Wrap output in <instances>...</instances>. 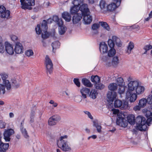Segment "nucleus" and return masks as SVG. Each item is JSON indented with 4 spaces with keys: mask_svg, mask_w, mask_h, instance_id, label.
Listing matches in <instances>:
<instances>
[{
    "mask_svg": "<svg viewBox=\"0 0 152 152\" xmlns=\"http://www.w3.org/2000/svg\"><path fill=\"white\" fill-rule=\"evenodd\" d=\"M148 104H152L151 110H147L146 112V116L147 118L146 121L145 118L141 116H139L136 119V123L138 124L137 128L141 131H145L148 129L147 126H149L151 124L152 121V95H149L147 99Z\"/></svg>",
    "mask_w": 152,
    "mask_h": 152,
    "instance_id": "f257e3e1",
    "label": "nucleus"
},
{
    "mask_svg": "<svg viewBox=\"0 0 152 152\" xmlns=\"http://www.w3.org/2000/svg\"><path fill=\"white\" fill-rule=\"evenodd\" d=\"M53 21V19L51 18H49L47 21L44 20L42 21L41 25L38 24L36 27L35 29L37 34H41L42 37L43 39H46L49 37L50 34L47 31V24H50Z\"/></svg>",
    "mask_w": 152,
    "mask_h": 152,
    "instance_id": "f03ea898",
    "label": "nucleus"
},
{
    "mask_svg": "<svg viewBox=\"0 0 152 152\" xmlns=\"http://www.w3.org/2000/svg\"><path fill=\"white\" fill-rule=\"evenodd\" d=\"M67 138L68 136L66 135L62 136L56 141L58 147L64 151H69L71 150L70 145L67 140H65Z\"/></svg>",
    "mask_w": 152,
    "mask_h": 152,
    "instance_id": "7ed1b4c3",
    "label": "nucleus"
},
{
    "mask_svg": "<svg viewBox=\"0 0 152 152\" xmlns=\"http://www.w3.org/2000/svg\"><path fill=\"white\" fill-rule=\"evenodd\" d=\"M128 83L127 90L126 92H134L137 88L139 81L137 80H133L131 77H129L127 79Z\"/></svg>",
    "mask_w": 152,
    "mask_h": 152,
    "instance_id": "20e7f679",
    "label": "nucleus"
},
{
    "mask_svg": "<svg viewBox=\"0 0 152 152\" xmlns=\"http://www.w3.org/2000/svg\"><path fill=\"white\" fill-rule=\"evenodd\" d=\"M21 8L23 9L31 10V6H33L35 4L34 0H20Z\"/></svg>",
    "mask_w": 152,
    "mask_h": 152,
    "instance_id": "39448f33",
    "label": "nucleus"
},
{
    "mask_svg": "<svg viewBox=\"0 0 152 152\" xmlns=\"http://www.w3.org/2000/svg\"><path fill=\"white\" fill-rule=\"evenodd\" d=\"M45 65L46 68L47 72L51 74L53 72V64L48 56H46L45 58Z\"/></svg>",
    "mask_w": 152,
    "mask_h": 152,
    "instance_id": "423d86ee",
    "label": "nucleus"
},
{
    "mask_svg": "<svg viewBox=\"0 0 152 152\" xmlns=\"http://www.w3.org/2000/svg\"><path fill=\"white\" fill-rule=\"evenodd\" d=\"M83 2V0H75L72 2L74 6L71 7L70 12L72 14H76L79 10V5Z\"/></svg>",
    "mask_w": 152,
    "mask_h": 152,
    "instance_id": "0eeeda50",
    "label": "nucleus"
},
{
    "mask_svg": "<svg viewBox=\"0 0 152 152\" xmlns=\"http://www.w3.org/2000/svg\"><path fill=\"white\" fill-rule=\"evenodd\" d=\"M114 106L115 107L119 108L121 110H125L128 108V104L126 102H122L120 100L117 99L115 101Z\"/></svg>",
    "mask_w": 152,
    "mask_h": 152,
    "instance_id": "6e6552de",
    "label": "nucleus"
},
{
    "mask_svg": "<svg viewBox=\"0 0 152 152\" xmlns=\"http://www.w3.org/2000/svg\"><path fill=\"white\" fill-rule=\"evenodd\" d=\"M5 48V51L9 55H12L14 53V49L13 45L8 42H5L4 43Z\"/></svg>",
    "mask_w": 152,
    "mask_h": 152,
    "instance_id": "1a4fd4ad",
    "label": "nucleus"
},
{
    "mask_svg": "<svg viewBox=\"0 0 152 152\" xmlns=\"http://www.w3.org/2000/svg\"><path fill=\"white\" fill-rule=\"evenodd\" d=\"M15 133L14 130L12 129L5 130L4 133V139L6 142H9L10 140V137Z\"/></svg>",
    "mask_w": 152,
    "mask_h": 152,
    "instance_id": "9d476101",
    "label": "nucleus"
},
{
    "mask_svg": "<svg viewBox=\"0 0 152 152\" xmlns=\"http://www.w3.org/2000/svg\"><path fill=\"white\" fill-rule=\"evenodd\" d=\"M60 120V117L58 115H53L49 119L48 124L50 126L55 125L56 124L57 122Z\"/></svg>",
    "mask_w": 152,
    "mask_h": 152,
    "instance_id": "9b49d317",
    "label": "nucleus"
},
{
    "mask_svg": "<svg viewBox=\"0 0 152 152\" xmlns=\"http://www.w3.org/2000/svg\"><path fill=\"white\" fill-rule=\"evenodd\" d=\"M117 96L116 93L114 91H109L107 94L108 101L112 105V103L114 100L116 98Z\"/></svg>",
    "mask_w": 152,
    "mask_h": 152,
    "instance_id": "f8f14e48",
    "label": "nucleus"
},
{
    "mask_svg": "<svg viewBox=\"0 0 152 152\" xmlns=\"http://www.w3.org/2000/svg\"><path fill=\"white\" fill-rule=\"evenodd\" d=\"M126 98L129 99L131 103L134 102L136 100L137 95L134 92H126Z\"/></svg>",
    "mask_w": 152,
    "mask_h": 152,
    "instance_id": "ddd939ff",
    "label": "nucleus"
},
{
    "mask_svg": "<svg viewBox=\"0 0 152 152\" xmlns=\"http://www.w3.org/2000/svg\"><path fill=\"white\" fill-rule=\"evenodd\" d=\"M0 75L3 80L2 83L6 85L7 89H9L10 88H11L10 83L9 80L6 79L8 77L7 75L5 73H1L0 74Z\"/></svg>",
    "mask_w": 152,
    "mask_h": 152,
    "instance_id": "4468645a",
    "label": "nucleus"
},
{
    "mask_svg": "<svg viewBox=\"0 0 152 152\" xmlns=\"http://www.w3.org/2000/svg\"><path fill=\"white\" fill-rule=\"evenodd\" d=\"M23 48L21 43L17 42L15 43L14 51L16 54H21L23 52Z\"/></svg>",
    "mask_w": 152,
    "mask_h": 152,
    "instance_id": "2eb2a0df",
    "label": "nucleus"
},
{
    "mask_svg": "<svg viewBox=\"0 0 152 152\" xmlns=\"http://www.w3.org/2000/svg\"><path fill=\"white\" fill-rule=\"evenodd\" d=\"M83 2L79 5V9L81 12L82 15L85 13H88L89 12L88 8V5L87 4L83 3Z\"/></svg>",
    "mask_w": 152,
    "mask_h": 152,
    "instance_id": "dca6fc26",
    "label": "nucleus"
},
{
    "mask_svg": "<svg viewBox=\"0 0 152 152\" xmlns=\"http://www.w3.org/2000/svg\"><path fill=\"white\" fill-rule=\"evenodd\" d=\"M83 16V23L85 24H88L92 21L91 16L90 15V12L88 13H85L82 15Z\"/></svg>",
    "mask_w": 152,
    "mask_h": 152,
    "instance_id": "f3484780",
    "label": "nucleus"
},
{
    "mask_svg": "<svg viewBox=\"0 0 152 152\" xmlns=\"http://www.w3.org/2000/svg\"><path fill=\"white\" fill-rule=\"evenodd\" d=\"M99 48L101 53H106L108 50L107 45L104 42H102L99 44Z\"/></svg>",
    "mask_w": 152,
    "mask_h": 152,
    "instance_id": "a211bd4d",
    "label": "nucleus"
},
{
    "mask_svg": "<svg viewBox=\"0 0 152 152\" xmlns=\"http://www.w3.org/2000/svg\"><path fill=\"white\" fill-rule=\"evenodd\" d=\"M137 87L134 93L137 95L142 94L143 93L145 89V88L144 86L140 85L139 82Z\"/></svg>",
    "mask_w": 152,
    "mask_h": 152,
    "instance_id": "6ab92c4d",
    "label": "nucleus"
},
{
    "mask_svg": "<svg viewBox=\"0 0 152 152\" xmlns=\"http://www.w3.org/2000/svg\"><path fill=\"white\" fill-rule=\"evenodd\" d=\"M90 92V89L86 87L83 88L80 90L82 96L84 99L87 98V96L88 95Z\"/></svg>",
    "mask_w": 152,
    "mask_h": 152,
    "instance_id": "aec40b11",
    "label": "nucleus"
},
{
    "mask_svg": "<svg viewBox=\"0 0 152 152\" xmlns=\"http://www.w3.org/2000/svg\"><path fill=\"white\" fill-rule=\"evenodd\" d=\"M119 5H118L116 3L113 2L109 4L107 6V10L112 12L115 10V9L118 7Z\"/></svg>",
    "mask_w": 152,
    "mask_h": 152,
    "instance_id": "412c9836",
    "label": "nucleus"
},
{
    "mask_svg": "<svg viewBox=\"0 0 152 152\" xmlns=\"http://www.w3.org/2000/svg\"><path fill=\"white\" fill-rule=\"evenodd\" d=\"M81 14H75L72 18V21L74 24L79 23L82 19Z\"/></svg>",
    "mask_w": 152,
    "mask_h": 152,
    "instance_id": "4be33fe9",
    "label": "nucleus"
},
{
    "mask_svg": "<svg viewBox=\"0 0 152 152\" xmlns=\"http://www.w3.org/2000/svg\"><path fill=\"white\" fill-rule=\"evenodd\" d=\"M116 124L119 126L123 127H126L128 125L127 121L125 118L119 119L117 120Z\"/></svg>",
    "mask_w": 152,
    "mask_h": 152,
    "instance_id": "5701e85b",
    "label": "nucleus"
},
{
    "mask_svg": "<svg viewBox=\"0 0 152 152\" xmlns=\"http://www.w3.org/2000/svg\"><path fill=\"white\" fill-rule=\"evenodd\" d=\"M9 146V144L4 143L1 140H0V152H5L8 149Z\"/></svg>",
    "mask_w": 152,
    "mask_h": 152,
    "instance_id": "b1692460",
    "label": "nucleus"
},
{
    "mask_svg": "<svg viewBox=\"0 0 152 152\" xmlns=\"http://www.w3.org/2000/svg\"><path fill=\"white\" fill-rule=\"evenodd\" d=\"M99 6L101 11L103 12H106L107 5L106 2L104 0H101L99 2Z\"/></svg>",
    "mask_w": 152,
    "mask_h": 152,
    "instance_id": "393cba45",
    "label": "nucleus"
},
{
    "mask_svg": "<svg viewBox=\"0 0 152 152\" xmlns=\"http://www.w3.org/2000/svg\"><path fill=\"white\" fill-rule=\"evenodd\" d=\"M62 18L67 22H69L71 20V16L70 14L67 12H64L62 14Z\"/></svg>",
    "mask_w": 152,
    "mask_h": 152,
    "instance_id": "a878e982",
    "label": "nucleus"
},
{
    "mask_svg": "<svg viewBox=\"0 0 152 152\" xmlns=\"http://www.w3.org/2000/svg\"><path fill=\"white\" fill-rule=\"evenodd\" d=\"M58 32L60 34L62 35L66 31V28L65 26L63 25V23L61 25H58Z\"/></svg>",
    "mask_w": 152,
    "mask_h": 152,
    "instance_id": "bb28decb",
    "label": "nucleus"
},
{
    "mask_svg": "<svg viewBox=\"0 0 152 152\" xmlns=\"http://www.w3.org/2000/svg\"><path fill=\"white\" fill-rule=\"evenodd\" d=\"M112 38L114 42V43L118 47H120L121 46L122 43L119 38L115 36H113Z\"/></svg>",
    "mask_w": 152,
    "mask_h": 152,
    "instance_id": "cd10ccee",
    "label": "nucleus"
},
{
    "mask_svg": "<svg viewBox=\"0 0 152 152\" xmlns=\"http://www.w3.org/2000/svg\"><path fill=\"white\" fill-rule=\"evenodd\" d=\"M128 122L131 125H134L135 124V117L134 115H129L127 118Z\"/></svg>",
    "mask_w": 152,
    "mask_h": 152,
    "instance_id": "c85d7f7f",
    "label": "nucleus"
},
{
    "mask_svg": "<svg viewBox=\"0 0 152 152\" xmlns=\"http://www.w3.org/2000/svg\"><path fill=\"white\" fill-rule=\"evenodd\" d=\"M103 61L106 65L108 66H110L112 65V61L110 59V57H105L103 58Z\"/></svg>",
    "mask_w": 152,
    "mask_h": 152,
    "instance_id": "c756f323",
    "label": "nucleus"
},
{
    "mask_svg": "<svg viewBox=\"0 0 152 152\" xmlns=\"http://www.w3.org/2000/svg\"><path fill=\"white\" fill-rule=\"evenodd\" d=\"M82 82L85 86L88 87H91L93 86L90 81L86 78L82 79Z\"/></svg>",
    "mask_w": 152,
    "mask_h": 152,
    "instance_id": "7c9ffc66",
    "label": "nucleus"
},
{
    "mask_svg": "<svg viewBox=\"0 0 152 152\" xmlns=\"http://www.w3.org/2000/svg\"><path fill=\"white\" fill-rule=\"evenodd\" d=\"M134 45L133 42H130L129 43L127 48V50L126 52V53L129 54L131 53L132 50L134 48Z\"/></svg>",
    "mask_w": 152,
    "mask_h": 152,
    "instance_id": "2f4dec72",
    "label": "nucleus"
},
{
    "mask_svg": "<svg viewBox=\"0 0 152 152\" xmlns=\"http://www.w3.org/2000/svg\"><path fill=\"white\" fill-rule=\"evenodd\" d=\"M147 103V99L145 98H143L139 101L138 105L142 108H143L146 106Z\"/></svg>",
    "mask_w": 152,
    "mask_h": 152,
    "instance_id": "473e14b6",
    "label": "nucleus"
},
{
    "mask_svg": "<svg viewBox=\"0 0 152 152\" xmlns=\"http://www.w3.org/2000/svg\"><path fill=\"white\" fill-rule=\"evenodd\" d=\"M90 92V97L93 99H95L98 94L97 91L95 89H92Z\"/></svg>",
    "mask_w": 152,
    "mask_h": 152,
    "instance_id": "72a5a7b5",
    "label": "nucleus"
},
{
    "mask_svg": "<svg viewBox=\"0 0 152 152\" xmlns=\"http://www.w3.org/2000/svg\"><path fill=\"white\" fill-rule=\"evenodd\" d=\"M10 11L8 10H6L1 14V17L3 18H9L10 17Z\"/></svg>",
    "mask_w": 152,
    "mask_h": 152,
    "instance_id": "f704fd0d",
    "label": "nucleus"
},
{
    "mask_svg": "<svg viewBox=\"0 0 152 152\" xmlns=\"http://www.w3.org/2000/svg\"><path fill=\"white\" fill-rule=\"evenodd\" d=\"M5 88L7 90H10L11 88H10L9 89H7V87L5 84H4L0 83V94H5Z\"/></svg>",
    "mask_w": 152,
    "mask_h": 152,
    "instance_id": "c9c22d12",
    "label": "nucleus"
},
{
    "mask_svg": "<svg viewBox=\"0 0 152 152\" xmlns=\"http://www.w3.org/2000/svg\"><path fill=\"white\" fill-rule=\"evenodd\" d=\"M53 21L57 23L58 25H61L63 23V21L61 19H59L57 16H53Z\"/></svg>",
    "mask_w": 152,
    "mask_h": 152,
    "instance_id": "e433bc0d",
    "label": "nucleus"
},
{
    "mask_svg": "<svg viewBox=\"0 0 152 152\" xmlns=\"http://www.w3.org/2000/svg\"><path fill=\"white\" fill-rule=\"evenodd\" d=\"M99 23L104 29L107 31H110V28L107 23L104 22H100Z\"/></svg>",
    "mask_w": 152,
    "mask_h": 152,
    "instance_id": "4c0bfd02",
    "label": "nucleus"
},
{
    "mask_svg": "<svg viewBox=\"0 0 152 152\" xmlns=\"http://www.w3.org/2000/svg\"><path fill=\"white\" fill-rule=\"evenodd\" d=\"M20 129L22 134L25 138H28V135L26 129L22 126L20 127Z\"/></svg>",
    "mask_w": 152,
    "mask_h": 152,
    "instance_id": "58836bf2",
    "label": "nucleus"
},
{
    "mask_svg": "<svg viewBox=\"0 0 152 152\" xmlns=\"http://www.w3.org/2000/svg\"><path fill=\"white\" fill-rule=\"evenodd\" d=\"M109 90L111 91H113L116 90L118 87L116 83H110L108 86Z\"/></svg>",
    "mask_w": 152,
    "mask_h": 152,
    "instance_id": "ea45409f",
    "label": "nucleus"
},
{
    "mask_svg": "<svg viewBox=\"0 0 152 152\" xmlns=\"http://www.w3.org/2000/svg\"><path fill=\"white\" fill-rule=\"evenodd\" d=\"M91 81L95 83H99L100 81V78L98 76H92L91 78Z\"/></svg>",
    "mask_w": 152,
    "mask_h": 152,
    "instance_id": "a19ab883",
    "label": "nucleus"
},
{
    "mask_svg": "<svg viewBox=\"0 0 152 152\" xmlns=\"http://www.w3.org/2000/svg\"><path fill=\"white\" fill-rule=\"evenodd\" d=\"M5 49L2 39L0 36V53H3L5 52Z\"/></svg>",
    "mask_w": 152,
    "mask_h": 152,
    "instance_id": "79ce46f5",
    "label": "nucleus"
},
{
    "mask_svg": "<svg viewBox=\"0 0 152 152\" xmlns=\"http://www.w3.org/2000/svg\"><path fill=\"white\" fill-rule=\"evenodd\" d=\"M119 63L118 57L117 56H115L112 59V65L114 66H117Z\"/></svg>",
    "mask_w": 152,
    "mask_h": 152,
    "instance_id": "37998d69",
    "label": "nucleus"
},
{
    "mask_svg": "<svg viewBox=\"0 0 152 152\" xmlns=\"http://www.w3.org/2000/svg\"><path fill=\"white\" fill-rule=\"evenodd\" d=\"M116 53V50L114 48H111L108 52V57H113Z\"/></svg>",
    "mask_w": 152,
    "mask_h": 152,
    "instance_id": "c03bdc74",
    "label": "nucleus"
},
{
    "mask_svg": "<svg viewBox=\"0 0 152 152\" xmlns=\"http://www.w3.org/2000/svg\"><path fill=\"white\" fill-rule=\"evenodd\" d=\"M60 45V43L58 41L53 42L52 44V46L53 49V51L54 49H56V48H59Z\"/></svg>",
    "mask_w": 152,
    "mask_h": 152,
    "instance_id": "a18cd8bd",
    "label": "nucleus"
},
{
    "mask_svg": "<svg viewBox=\"0 0 152 152\" xmlns=\"http://www.w3.org/2000/svg\"><path fill=\"white\" fill-rule=\"evenodd\" d=\"M116 83L118 86L124 85V83L123 79L121 77H118L116 79Z\"/></svg>",
    "mask_w": 152,
    "mask_h": 152,
    "instance_id": "49530a36",
    "label": "nucleus"
},
{
    "mask_svg": "<svg viewBox=\"0 0 152 152\" xmlns=\"http://www.w3.org/2000/svg\"><path fill=\"white\" fill-rule=\"evenodd\" d=\"M125 87L124 85L119 86L118 92L120 94H123L125 91Z\"/></svg>",
    "mask_w": 152,
    "mask_h": 152,
    "instance_id": "de8ad7c7",
    "label": "nucleus"
},
{
    "mask_svg": "<svg viewBox=\"0 0 152 152\" xmlns=\"http://www.w3.org/2000/svg\"><path fill=\"white\" fill-rule=\"evenodd\" d=\"M94 126L96 128L97 131L98 132L101 133V132L102 127L98 123L94 122Z\"/></svg>",
    "mask_w": 152,
    "mask_h": 152,
    "instance_id": "09e8293b",
    "label": "nucleus"
},
{
    "mask_svg": "<svg viewBox=\"0 0 152 152\" xmlns=\"http://www.w3.org/2000/svg\"><path fill=\"white\" fill-rule=\"evenodd\" d=\"M25 54L27 56L30 57L34 55V53L32 50L28 49L26 51Z\"/></svg>",
    "mask_w": 152,
    "mask_h": 152,
    "instance_id": "8fccbe9b",
    "label": "nucleus"
},
{
    "mask_svg": "<svg viewBox=\"0 0 152 152\" xmlns=\"http://www.w3.org/2000/svg\"><path fill=\"white\" fill-rule=\"evenodd\" d=\"M95 88L97 89H103L104 86L102 84L100 83L99 82L95 84Z\"/></svg>",
    "mask_w": 152,
    "mask_h": 152,
    "instance_id": "3c124183",
    "label": "nucleus"
},
{
    "mask_svg": "<svg viewBox=\"0 0 152 152\" xmlns=\"http://www.w3.org/2000/svg\"><path fill=\"white\" fill-rule=\"evenodd\" d=\"M108 44L109 47L111 48H114L115 45L114 42L113 41L112 38L109 39L108 41Z\"/></svg>",
    "mask_w": 152,
    "mask_h": 152,
    "instance_id": "603ef678",
    "label": "nucleus"
},
{
    "mask_svg": "<svg viewBox=\"0 0 152 152\" xmlns=\"http://www.w3.org/2000/svg\"><path fill=\"white\" fill-rule=\"evenodd\" d=\"M117 116L118 117L117 119V120H118L119 119H120L125 118L124 115L121 112H119V113H118Z\"/></svg>",
    "mask_w": 152,
    "mask_h": 152,
    "instance_id": "864d4df0",
    "label": "nucleus"
},
{
    "mask_svg": "<svg viewBox=\"0 0 152 152\" xmlns=\"http://www.w3.org/2000/svg\"><path fill=\"white\" fill-rule=\"evenodd\" d=\"M10 37L12 40L14 42L17 41L18 39V37L14 34L11 35L10 36Z\"/></svg>",
    "mask_w": 152,
    "mask_h": 152,
    "instance_id": "5fc2aeb1",
    "label": "nucleus"
},
{
    "mask_svg": "<svg viewBox=\"0 0 152 152\" xmlns=\"http://www.w3.org/2000/svg\"><path fill=\"white\" fill-rule=\"evenodd\" d=\"M143 48L145 50L148 51L152 49V46L150 45H147L144 47Z\"/></svg>",
    "mask_w": 152,
    "mask_h": 152,
    "instance_id": "6e6d98bb",
    "label": "nucleus"
},
{
    "mask_svg": "<svg viewBox=\"0 0 152 152\" xmlns=\"http://www.w3.org/2000/svg\"><path fill=\"white\" fill-rule=\"evenodd\" d=\"M99 24L95 23L92 25V28L94 30H95L98 28H99Z\"/></svg>",
    "mask_w": 152,
    "mask_h": 152,
    "instance_id": "4d7b16f0",
    "label": "nucleus"
},
{
    "mask_svg": "<svg viewBox=\"0 0 152 152\" xmlns=\"http://www.w3.org/2000/svg\"><path fill=\"white\" fill-rule=\"evenodd\" d=\"M84 113L87 115L88 117L91 119H93V117L91 115V113L88 111H84Z\"/></svg>",
    "mask_w": 152,
    "mask_h": 152,
    "instance_id": "13d9d810",
    "label": "nucleus"
},
{
    "mask_svg": "<svg viewBox=\"0 0 152 152\" xmlns=\"http://www.w3.org/2000/svg\"><path fill=\"white\" fill-rule=\"evenodd\" d=\"M74 82L77 85V86L78 87L80 86V83L78 79H74Z\"/></svg>",
    "mask_w": 152,
    "mask_h": 152,
    "instance_id": "bf43d9fd",
    "label": "nucleus"
},
{
    "mask_svg": "<svg viewBox=\"0 0 152 152\" xmlns=\"http://www.w3.org/2000/svg\"><path fill=\"white\" fill-rule=\"evenodd\" d=\"M6 123L3 121H0V128H5Z\"/></svg>",
    "mask_w": 152,
    "mask_h": 152,
    "instance_id": "052dcab7",
    "label": "nucleus"
},
{
    "mask_svg": "<svg viewBox=\"0 0 152 152\" xmlns=\"http://www.w3.org/2000/svg\"><path fill=\"white\" fill-rule=\"evenodd\" d=\"M49 103L51 104H52L53 107H56L58 105V103L55 102L53 100H50Z\"/></svg>",
    "mask_w": 152,
    "mask_h": 152,
    "instance_id": "680f3d73",
    "label": "nucleus"
},
{
    "mask_svg": "<svg viewBox=\"0 0 152 152\" xmlns=\"http://www.w3.org/2000/svg\"><path fill=\"white\" fill-rule=\"evenodd\" d=\"M111 111L114 115H118V113L120 112L119 110L118 109L113 108L112 109Z\"/></svg>",
    "mask_w": 152,
    "mask_h": 152,
    "instance_id": "e2e57ef3",
    "label": "nucleus"
},
{
    "mask_svg": "<svg viewBox=\"0 0 152 152\" xmlns=\"http://www.w3.org/2000/svg\"><path fill=\"white\" fill-rule=\"evenodd\" d=\"M141 108V107L138 105L135 106L133 108V109L135 111H138L140 110Z\"/></svg>",
    "mask_w": 152,
    "mask_h": 152,
    "instance_id": "0e129e2a",
    "label": "nucleus"
},
{
    "mask_svg": "<svg viewBox=\"0 0 152 152\" xmlns=\"http://www.w3.org/2000/svg\"><path fill=\"white\" fill-rule=\"evenodd\" d=\"M6 10L5 7L2 5L0 6V14H1Z\"/></svg>",
    "mask_w": 152,
    "mask_h": 152,
    "instance_id": "69168bd1",
    "label": "nucleus"
},
{
    "mask_svg": "<svg viewBox=\"0 0 152 152\" xmlns=\"http://www.w3.org/2000/svg\"><path fill=\"white\" fill-rule=\"evenodd\" d=\"M97 138V136L96 135L93 134L91 136L88 137L87 138V139L88 140H89L90 138H91L93 139H95Z\"/></svg>",
    "mask_w": 152,
    "mask_h": 152,
    "instance_id": "338daca9",
    "label": "nucleus"
},
{
    "mask_svg": "<svg viewBox=\"0 0 152 152\" xmlns=\"http://www.w3.org/2000/svg\"><path fill=\"white\" fill-rule=\"evenodd\" d=\"M85 131L86 133L88 134H89L91 132L90 129L88 128H86L85 129Z\"/></svg>",
    "mask_w": 152,
    "mask_h": 152,
    "instance_id": "774afa93",
    "label": "nucleus"
}]
</instances>
